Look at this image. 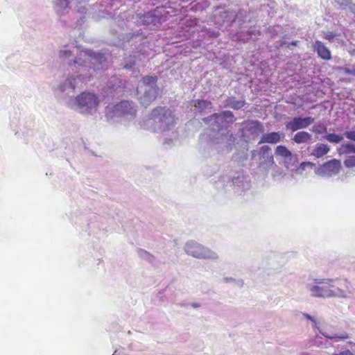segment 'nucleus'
<instances>
[{
  "label": "nucleus",
  "mask_w": 355,
  "mask_h": 355,
  "mask_svg": "<svg viewBox=\"0 0 355 355\" xmlns=\"http://www.w3.org/2000/svg\"><path fill=\"white\" fill-rule=\"evenodd\" d=\"M66 105L81 114H93L98 105V98L94 93L85 92L69 100Z\"/></svg>",
  "instance_id": "6"
},
{
  "label": "nucleus",
  "mask_w": 355,
  "mask_h": 355,
  "mask_svg": "<svg viewBox=\"0 0 355 355\" xmlns=\"http://www.w3.org/2000/svg\"><path fill=\"white\" fill-rule=\"evenodd\" d=\"M259 164L260 166L267 167L275 164L274 157L269 146L264 145L259 148Z\"/></svg>",
  "instance_id": "15"
},
{
  "label": "nucleus",
  "mask_w": 355,
  "mask_h": 355,
  "mask_svg": "<svg viewBox=\"0 0 355 355\" xmlns=\"http://www.w3.org/2000/svg\"><path fill=\"white\" fill-rule=\"evenodd\" d=\"M217 113L202 119L205 123L213 126L212 133L209 134L210 140L207 144L208 150L217 153H230L234 144L235 138L232 133L226 128H220V121Z\"/></svg>",
  "instance_id": "2"
},
{
  "label": "nucleus",
  "mask_w": 355,
  "mask_h": 355,
  "mask_svg": "<svg viewBox=\"0 0 355 355\" xmlns=\"http://www.w3.org/2000/svg\"><path fill=\"white\" fill-rule=\"evenodd\" d=\"M247 12L244 10H240L234 16L232 22L237 23L239 26H242L248 19Z\"/></svg>",
  "instance_id": "29"
},
{
  "label": "nucleus",
  "mask_w": 355,
  "mask_h": 355,
  "mask_svg": "<svg viewBox=\"0 0 355 355\" xmlns=\"http://www.w3.org/2000/svg\"><path fill=\"white\" fill-rule=\"evenodd\" d=\"M150 119L154 124L153 131L160 132L165 137L164 143H171L178 140L179 135L175 128L176 121L173 112L166 107L154 108Z\"/></svg>",
  "instance_id": "3"
},
{
  "label": "nucleus",
  "mask_w": 355,
  "mask_h": 355,
  "mask_svg": "<svg viewBox=\"0 0 355 355\" xmlns=\"http://www.w3.org/2000/svg\"><path fill=\"white\" fill-rule=\"evenodd\" d=\"M313 49L321 59L324 60L331 59L330 50L322 42L316 40L313 44Z\"/></svg>",
  "instance_id": "20"
},
{
  "label": "nucleus",
  "mask_w": 355,
  "mask_h": 355,
  "mask_svg": "<svg viewBox=\"0 0 355 355\" xmlns=\"http://www.w3.org/2000/svg\"><path fill=\"white\" fill-rule=\"evenodd\" d=\"M340 154L355 153V144L347 142L340 146L339 148Z\"/></svg>",
  "instance_id": "32"
},
{
  "label": "nucleus",
  "mask_w": 355,
  "mask_h": 355,
  "mask_svg": "<svg viewBox=\"0 0 355 355\" xmlns=\"http://www.w3.org/2000/svg\"><path fill=\"white\" fill-rule=\"evenodd\" d=\"M259 32L256 29H250L246 33L241 32L238 33V39L243 42H248L250 40L252 39V36H257Z\"/></svg>",
  "instance_id": "28"
},
{
  "label": "nucleus",
  "mask_w": 355,
  "mask_h": 355,
  "mask_svg": "<svg viewBox=\"0 0 355 355\" xmlns=\"http://www.w3.org/2000/svg\"><path fill=\"white\" fill-rule=\"evenodd\" d=\"M15 116H14V119L17 121V119H18V113L17 112H15Z\"/></svg>",
  "instance_id": "53"
},
{
  "label": "nucleus",
  "mask_w": 355,
  "mask_h": 355,
  "mask_svg": "<svg viewBox=\"0 0 355 355\" xmlns=\"http://www.w3.org/2000/svg\"><path fill=\"white\" fill-rule=\"evenodd\" d=\"M141 56V54L138 52H135L134 54L130 55L129 57L125 58L124 60L123 68L128 70H132L133 72L135 71V69H137L139 67V57Z\"/></svg>",
  "instance_id": "21"
},
{
  "label": "nucleus",
  "mask_w": 355,
  "mask_h": 355,
  "mask_svg": "<svg viewBox=\"0 0 355 355\" xmlns=\"http://www.w3.org/2000/svg\"><path fill=\"white\" fill-rule=\"evenodd\" d=\"M136 112V105L132 101H122L116 105H110L105 107V115L108 120L120 116L133 117Z\"/></svg>",
  "instance_id": "9"
},
{
  "label": "nucleus",
  "mask_w": 355,
  "mask_h": 355,
  "mask_svg": "<svg viewBox=\"0 0 355 355\" xmlns=\"http://www.w3.org/2000/svg\"><path fill=\"white\" fill-rule=\"evenodd\" d=\"M78 12L83 13L86 12V8L85 7H80V9H78Z\"/></svg>",
  "instance_id": "52"
},
{
  "label": "nucleus",
  "mask_w": 355,
  "mask_h": 355,
  "mask_svg": "<svg viewBox=\"0 0 355 355\" xmlns=\"http://www.w3.org/2000/svg\"><path fill=\"white\" fill-rule=\"evenodd\" d=\"M257 157H259V149L251 151V159L255 160Z\"/></svg>",
  "instance_id": "47"
},
{
  "label": "nucleus",
  "mask_w": 355,
  "mask_h": 355,
  "mask_svg": "<svg viewBox=\"0 0 355 355\" xmlns=\"http://www.w3.org/2000/svg\"><path fill=\"white\" fill-rule=\"evenodd\" d=\"M318 338V336H315V338L314 339L313 342L314 343L313 345H315L317 346H320V344L319 343H317L316 342V338Z\"/></svg>",
  "instance_id": "54"
},
{
  "label": "nucleus",
  "mask_w": 355,
  "mask_h": 355,
  "mask_svg": "<svg viewBox=\"0 0 355 355\" xmlns=\"http://www.w3.org/2000/svg\"><path fill=\"white\" fill-rule=\"evenodd\" d=\"M85 21V16H80L79 18L77 19L76 24L74 25V28H76L80 27Z\"/></svg>",
  "instance_id": "45"
},
{
  "label": "nucleus",
  "mask_w": 355,
  "mask_h": 355,
  "mask_svg": "<svg viewBox=\"0 0 355 355\" xmlns=\"http://www.w3.org/2000/svg\"><path fill=\"white\" fill-rule=\"evenodd\" d=\"M286 44H287V42L285 40H281L279 41L276 42V46L278 47H282Z\"/></svg>",
  "instance_id": "50"
},
{
  "label": "nucleus",
  "mask_w": 355,
  "mask_h": 355,
  "mask_svg": "<svg viewBox=\"0 0 355 355\" xmlns=\"http://www.w3.org/2000/svg\"><path fill=\"white\" fill-rule=\"evenodd\" d=\"M93 17L95 18L96 20H98L102 18L108 19V18H112L113 17H112V15L111 12H109L105 10H100L98 11V13H97Z\"/></svg>",
  "instance_id": "38"
},
{
  "label": "nucleus",
  "mask_w": 355,
  "mask_h": 355,
  "mask_svg": "<svg viewBox=\"0 0 355 355\" xmlns=\"http://www.w3.org/2000/svg\"><path fill=\"white\" fill-rule=\"evenodd\" d=\"M116 352H117L116 350H115L112 355H116Z\"/></svg>",
  "instance_id": "55"
},
{
  "label": "nucleus",
  "mask_w": 355,
  "mask_h": 355,
  "mask_svg": "<svg viewBox=\"0 0 355 355\" xmlns=\"http://www.w3.org/2000/svg\"><path fill=\"white\" fill-rule=\"evenodd\" d=\"M194 110L200 114H206L211 111L212 104L211 101L205 99H198L193 101Z\"/></svg>",
  "instance_id": "22"
},
{
  "label": "nucleus",
  "mask_w": 355,
  "mask_h": 355,
  "mask_svg": "<svg viewBox=\"0 0 355 355\" xmlns=\"http://www.w3.org/2000/svg\"><path fill=\"white\" fill-rule=\"evenodd\" d=\"M344 164L347 168L355 166V156H349L344 161Z\"/></svg>",
  "instance_id": "41"
},
{
  "label": "nucleus",
  "mask_w": 355,
  "mask_h": 355,
  "mask_svg": "<svg viewBox=\"0 0 355 355\" xmlns=\"http://www.w3.org/2000/svg\"><path fill=\"white\" fill-rule=\"evenodd\" d=\"M320 332L322 334V336H324L325 338L330 339V340H345L349 338V336L347 333L343 332L341 334H336L334 335H329L326 333L322 332L320 330H319Z\"/></svg>",
  "instance_id": "33"
},
{
  "label": "nucleus",
  "mask_w": 355,
  "mask_h": 355,
  "mask_svg": "<svg viewBox=\"0 0 355 355\" xmlns=\"http://www.w3.org/2000/svg\"><path fill=\"white\" fill-rule=\"evenodd\" d=\"M139 254L141 257L148 261L149 262H152L154 259L153 256L144 250H139Z\"/></svg>",
  "instance_id": "40"
},
{
  "label": "nucleus",
  "mask_w": 355,
  "mask_h": 355,
  "mask_svg": "<svg viewBox=\"0 0 355 355\" xmlns=\"http://www.w3.org/2000/svg\"><path fill=\"white\" fill-rule=\"evenodd\" d=\"M284 135L281 132H271L268 133H263L261 137L259 144H276L282 141Z\"/></svg>",
  "instance_id": "18"
},
{
  "label": "nucleus",
  "mask_w": 355,
  "mask_h": 355,
  "mask_svg": "<svg viewBox=\"0 0 355 355\" xmlns=\"http://www.w3.org/2000/svg\"><path fill=\"white\" fill-rule=\"evenodd\" d=\"M344 136L349 140L355 141V130L345 131L344 132Z\"/></svg>",
  "instance_id": "43"
},
{
  "label": "nucleus",
  "mask_w": 355,
  "mask_h": 355,
  "mask_svg": "<svg viewBox=\"0 0 355 355\" xmlns=\"http://www.w3.org/2000/svg\"><path fill=\"white\" fill-rule=\"evenodd\" d=\"M311 130L316 134H322L327 132V127L322 123L314 125Z\"/></svg>",
  "instance_id": "36"
},
{
  "label": "nucleus",
  "mask_w": 355,
  "mask_h": 355,
  "mask_svg": "<svg viewBox=\"0 0 355 355\" xmlns=\"http://www.w3.org/2000/svg\"><path fill=\"white\" fill-rule=\"evenodd\" d=\"M58 56L76 69H87L90 72L99 71L107 67V61L103 53L89 49L80 50L73 44L62 46L58 51Z\"/></svg>",
  "instance_id": "1"
},
{
  "label": "nucleus",
  "mask_w": 355,
  "mask_h": 355,
  "mask_svg": "<svg viewBox=\"0 0 355 355\" xmlns=\"http://www.w3.org/2000/svg\"><path fill=\"white\" fill-rule=\"evenodd\" d=\"M340 167V162L336 159H333L320 166L315 171V173L321 177L330 178L338 174Z\"/></svg>",
  "instance_id": "12"
},
{
  "label": "nucleus",
  "mask_w": 355,
  "mask_h": 355,
  "mask_svg": "<svg viewBox=\"0 0 355 355\" xmlns=\"http://www.w3.org/2000/svg\"><path fill=\"white\" fill-rule=\"evenodd\" d=\"M219 182L225 187H232L234 192L239 194L249 190L251 187L248 177L245 176L242 171L221 175Z\"/></svg>",
  "instance_id": "7"
},
{
  "label": "nucleus",
  "mask_w": 355,
  "mask_h": 355,
  "mask_svg": "<svg viewBox=\"0 0 355 355\" xmlns=\"http://www.w3.org/2000/svg\"><path fill=\"white\" fill-rule=\"evenodd\" d=\"M236 279H234L232 277H223V282L224 283H234V281H235Z\"/></svg>",
  "instance_id": "49"
},
{
  "label": "nucleus",
  "mask_w": 355,
  "mask_h": 355,
  "mask_svg": "<svg viewBox=\"0 0 355 355\" xmlns=\"http://www.w3.org/2000/svg\"><path fill=\"white\" fill-rule=\"evenodd\" d=\"M121 80L116 76H112L107 83V87L113 90H117L120 87Z\"/></svg>",
  "instance_id": "34"
},
{
  "label": "nucleus",
  "mask_w": 355,
  "mask_h": 355,
  "mask_svg": "<svg viewBox=\"0 0 355 355\" xmlns=\"http://www.w3.org/2000/svg\"><path fill=\"white\" fill-rule=\"evenodd\" d=\"M313 165V164L311 163V162H302L300 164V166L297 169H301V170H304L306 168V166H310V167H312V166Z\"/></svg>",
  "instance_id": "46"
},
{
  "label": "nucleus",
  "mask_w": 355,
  "mask_h": 355,
  "mask_svg": "<svg viewBox=\"0 0 355 355\" xmlns=\"http://www.w3.org/2000/svg\"><path fill=\"white\" fill-rule=\"evenodd\" d=\"M141 34L142 32L141 30H137L135 31L126 33L124 35H119L118 37L123 42H130L134 38H137V37L141 35Z\"/></svg>",
  "instance_id": "30"
},
{
  "label": "nucleus",
  "mask_w": 355,
  "mask_h": 355,
  "mask_svg": "<svg viewBox=\"0 0 355 355\" xmlns=\"http://www.w3.org/2000/svg\"><path fill=\"white\" fill-rule=\"evenodd\" d=\"M96 71H88L87 69H76L74 73L62 76L59 80L54 83L53 89L56 92L58 96L63 103L67 105L69 101L73 99L76 89L83 80H89Z\"/></svg>",
  "instance_id": "4"
},
{
  "label": "nucleus",
  "mask_w": 355,
  "mask_h": 355,
  "mask_svg": "<svg viewBox=\"0 0 355 355\" xmlns=\"http://www.w3.org/2000/svg\"><path fill=\"white\" fill-rule=\"evenodd\" d=\"M323 139L331 144H339L343 140V137L336 133L326 134L322 137Z\"/></svg>",
  "instance_id": "31"
},
{
  "label": "nucleus",
  "mask_w": 355,
  "mask_h": 355,
  "mask_svg": "<svg viewBox=\"0 0 355 355\" xmlns=\"http://www.w3.org/2000/svg\"><path fill=\"white\" fill-rule=\"evenodd\" d=\"M275 154L281 158L284 166L287 169L294 171L297 168L298 155L293 153L286 146H277Z\"/></svg>",
  "instance_id": "11"
},
{
  "label": "nucleus",
  "mask_w": 355,
  "mask_h": 355,
  "mask_svg": "<svg viewBox=\"0 0 355 355\" xmlns=\"http://www.w3.org/2000/svg\"><path fill=\"white\" fill-rule=\"evenodd\" d=\"M141 22L144 25H155L157 23L159 22V18L157 15H156L155 11H150L145 13L142 17H140Z\"/></svg>",
  "instance_id": "26"
},
{
  "label": "nucleus",
  "mask_w": 355,
  "mask_h": 355,
  "mask_svg": "<svg viewBox=\"0 0 355 355\" xmlns=\"http://www.w3.org/2000/svg\"><path fill=\"white\" fill-rule=\"evenodd\" d=\"M339 70L345 74L355 76V65L354 64H346L343 67H340Z\"/></svg>",
  "instance_id": "35"
},
{
  "label": "nucleus",
  "mask_w": 355,
  "mask_h": 355,
  "mask_svg": "<svg viewBox=\"0 0 355 355\" xmlns=\"http://www.w3.org/2000/svg\"><path fill=\"white\" fill-rule=\"evenodd\" d=\"M180 307L185 309H195L202 308V306L197 302H183L180 304Z\"/></svg>",
  "instance_id": "37"
},
{
  "label": "nucleus",
  "mask_w": 355,
  "mask_h": 355,
  "mask_svg": "<svg viewBox=\"0 0 355 355\" xmlns=\"http://www.w3.org/2000/svg\"><path fill=\"white\" fill-rule=\"evenodd\" d=\"M314 120L315 119L311 116H295L286 123V129L294 132L298 130L308 128L314 122Z\"/></svg>",
  "instance_id": "14"
},
{
  "label": "nucleus",
  "mask_w": 355,
  "mask_h": 355,
  "mask_svg": "<svg viewBox=\"0 0 355 355\" xmlns=\"http://www.w3.org/2000/svg\"><path fill=\"white\" fill-rule=\"evenodd\" d=\"M333 5L337 9L349 12L355 17V0H333Z\"/></svg>",
  "instance_id": "19"
},
{
  "label": "nucleus",
  "mask_w": 355,
  "mask_h": 355,
  "mask_svg": "<svg viewBox=\"0 0 355 355\" xmlns=\"http://www.w3.org/2000/svg\"><path fill=\"white\" fill-rule=\"evenodd\" d=\"M298 41H293L290 43H287V47L290 49H292L293 46H296L297 45Z\"/></svg>",
  "instance_id": "51"
},
{
  "label": "nucleus",
  "mask_w": 355,
  "mask_h": 355,
  "mask_svg": "<svg viewBox=\"0 0 355 355\" xmlns=\"http://www.w3.org/2000/svg\"><path fill=\"white\" fill-rule=\"evenodd\" d=\"M302 355H309L308 354H302Z\"/></svg>",
  "instance_id": "56"
},
{
  "label": "nucleus",
  "mask_w": 355,
  "mask_h": 355,
  "mask_svg": "<svg viewBox=\"0 0 355 355\" xmlns=\"http://www.w3.org/2000/svg\"><path fill=\"white\" fill-rule=\"evenodd\" d=\"M233 284L239 288H242L244 285V281L241 279H235Z\"/></svg>",
  "instance_id": "48"
},
{
  "label": "nucleus",
  "mask_w": 355,
  "mask_h": 355,
  "mask_svg": "<svg viewBox=\"0 0 355 355\" xmlns=\"http://www.w3.org/2000/svg\"><path fill=\"white\" fill-rule=\"evenodd\" d=\"M312 139V135L306 131L297 132L291 140L297 144L309 143Z\"/></svg>",
  "instance_id": "24"
},
{
  "label": "nucleus",
  "mask_w": 355,
  "mask_h": 355,
  "mask_svg": "<svg viewBox=\"0 0 355 355\" xmlns=\"http://www.w3.org/2000/svg\"><path fill=\"white\" fill-rule=\"evenodd\" d=\"M338 35L336 33L327 31L324 33V39L327 40L329 42H333L334 38Z\"/></svg>",
  "instance_id": "42"
},
{
  "label": "nucleus",
  "mask_w": 355,
  "mask_h": 355,
  "mask_svg": "<svg viewBox=\"0 0 355 355\" xmlns=\"http://www.w3.org/2000/svg\"><path fill=\"white\" fill-rule=\"evenodd\" d=\"M245 131L252 139H254L261 134H263L264 127L263 124L257 120L250 121L248 122L245 125Z\"/></svg>",
  "instance_id": "16"
},
{
  "label": "nucleus",
  "mask_w": 355,
  "mask_h": 355,
  "mask_svg": "<svg viewBox=\"0 0 355 355\" xmlns=\"http://www.w3.org/2000/svg\"><path fill=\"white\" fill-rule=\"evenodd\" d=\"M217 114L219 116L218 119L220 121V124L223 123H232L235 121L234 115L232 111L225 110Z\"/></svg>",
  "instance_id": "27"
},
{
  "label": "nucleus",
  "mask_w": 355,
  "mask_h": 355,
  "mask_svg": "<svg viewBox=\"0 0 355 355\" xmlns=\"http://www.w3.org/2000/svg\"><path fill=\"white\" fill-rule=\"evenodd\" d=\"M89 0H52L53 9L59 16H64L69 13L72 6H78Z\"/></svg>",
  "instance_id": "13"
},
{
  "label": "nucleus",
  "mask_w": 355,
  "mask_h": 355,
  "mask_svg": "<svg viewBox=\"0 0 355 355\" xmlns=\"http://www.w3.org/2000/svg\"><path fill=\"white\" fill-rule=\"evenodd\" d=\"M245 101L244 100H237L234 96L228 97L224 101L225 107H230L234 110H240L244 107Z\"/></svg>",
  "instance_id": "25"
},
{
  "label": "nucleus",
  "mask_w": 355,
  "mask_h": 355,
  "mask_svg": "<svg viewBox=\"0 0 355 355\" xmlns=\"http://www.w3.org/2000/svg\"><path fill=\"white\" fill-rule=\"evenodd\" d=\"M330 150V147L325 144H317L311 152V155L320 158L327 155Z\"/></svg>",
  "instance_id": "23"
},
{
  "label": "nucleus",
  "mask_w": 355,
  "mask_h": 355,
  "mask_svg": "<svg viewBox=\"0 0 355 355\" xmlns=\"http://www.w3.org/2000/svg\"><path fill=\"white\" fill-rule=\"evenodd\" d=\"M187 254L199 259L215 260L218 258L217 253L196 241H188L184 248Z\"/></svg>",
  "instance_id": "8"
},
{
  "label": "nucleus",
  "mask_w": 355,
  "mask_h": 355,
  "mask_svg": "<svg viewBox=\"0 0 355 355\" xmlns=\"http://www.w3.org/2000/svg\"><path fill=\"white\" fill-rule=\"evenodd\" d=\"M311 295L319 297H345L344 291L331 284L315 285L309 288Z\"/></svg>",
  "instance_id": "10"
},
{
  "label": "nucleus",
  "mask_w": 355,
  "mask_h": 355,
  "mask_svg": "<svg viewBox=\"0 0 355 355\" xmlns=\"http://www.w3.org/2000/svg\"><path fill=\"white\" fill-rule=\"evenodd\" d=\"M157 80L156 76H146L139 82L137 92L142 106L148 107L159 95L161 89L157 86Z\"/></svg>",
  "instance_id": "5"
},
{
  "label": "nucleus",
  "mask_w": 355,
  "mask_h": 355,
  "mask_svg": "<svg viewBox=\"0 0 355 355\" xmlns=\"http://www.w3.org/2000/svg\"><path fill=\"white\" fill-rule=\"evenodd\" d=\"M304 315L307 320H311L315 324V327L316 329H319V327L317 326V320L314 317L311 316V315L306 313H304Z\"/></svg>",
  "instance_id": "44"
},
{
  "label": "nucleus",
  "mask_w": 355,
  "mask_h": 355,
  "mask_svg": "<svg viewBox=\"0 0 355 355\" xmlns=\"http://www.w3.org/2000/svg\"><path fill=\"white\" fill-rule=\"evenodd\" d=\"M126 16L118 15L117 17L114 18V22L121 28H124L127 26V23L125 21Z\"/></svg>",
  "instance_id": "39"
},
{
  "label": "nucleus",
  "mask_w": 355,
  "mask_h": 355,
  "mask_svg": "<svg viewBox=\"0 0 355 355\" xmlns=\"http://www.w3.org/2000/svg\"><path fill=\"white\" fill-rule=\"evenodd\" d=\"M275 254L265 256L263 257L261 263V268L268 270V274L277 272L280 268L276 267L275 266Z\"/></svg>",
  "instance_id": "17"
}]
</instances>
